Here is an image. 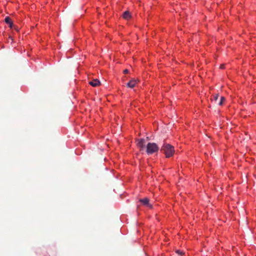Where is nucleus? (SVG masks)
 <instances>
[{"label": "nucleus", "instance_id": "3", "mask_svg": "<svg viewBox=\"0 0 256 256\" xmlns=\"http://www.w3.org/2000/svg\"><path fill=\"white\" fill-rule=\"evenodd\" d=\"M138 146L140 148L141 151L144 150L146 148L145 140L143 138L139 140L138 142Z\"/></svg>", "mask_w": 256, "mask_h": 256}, {"label": "nucleus", "instance_id": "8", "mask_svg": "<svg viewBox=\"0 0 256 256\" xmlns=\"http://www.w3.org/2000/svg\"><path fill=\"white\" fill-rule=\"evenodd\" d=\"M219 94H216L212 96V101L214 102V103L217 104V100H218V98H220Z\"/></svg>", "mask_w": 256, "mask_h": 256}, {"label": "nucleus", "instance_id": "2", "mask_svg": "<svg viewBox=\"0 0 256 256\" xmlns=\"http://www.w3.org/2000/svg\"><path fill=\"white\" fill-rule=\"evenodd\" d=\"M159 148L156 143L149 142L146 145V151L148 154H152L157 152Z\"/></svg>", "mask_w": 256, "mask_h": 256}, {"label": "nucleus", "instance_id": "15", "mask_svg": "<svg viewBox=\"0 0 256 256\" xmlns=\"http://www.w3.org/2000/svg\"><path fill=\"white\" fill-rule=\"evenodd\" d=\"M220 100V98H218V100H217V102H218V100Z\"/></svg>", "mask_w": 256, "mask_h": 256}, {"label": "nucleus", "instance_id": "1", "mask_svg": "<svg viewBox=\"0 0 256 256\" xmlns=\"http://www.w3.org/2000/svg\"><path fill=\"white\" fill-rule=\"evenodd\" d=\"M161 150L166 154V158L171 157L174 152V147L168 144H164Z\"/></svg>", "mask_w": 256, "mask_h": 256}, {"label": "nucleus", "instance_id": "9", "mask_svg": "<svg viewBox=\"0 0 256 256\" xmlns=\"http://www.w3.org/2000/svg\"><path fill=\"white\" fill-rule=\"evenodd\" d=\"M131 17L130 12L128 11H126L123 14V18L126 20H128Z\"/></svg>", "mask_w": 256, "mask_h": 256}, {"label": "nucleus", "instance_id": "5", "mask_svg": "<svg viewBox=\"0 0 256 256\" xmlns=\"http://www.w3.org/2000/svg\"><path fill=\"white\" fill-rule=\"evenodd\" d=\"M89 84L94 87H96L100 85V82L98 79H94Z\"/></svg>", "mask_w": 256, "mask_h": 256}, {"label": "nucleus", "instance_id": "13", "mask_svg": "<svg viewBox=\"0 0 256 256\" xmlns=\"http://www.w3.org/2000/svg\"><path fill=\"white\" fill-rule=\"evenodd\" d=\"M128 70H127V69H126V70H124V74H127V73H128Z\"/></svg>", "mask_w": 256, "mask_h": 256}, {"label": "nucleus", "instance_id": "11", "mask_svg": "<svg viewBox=\"0 0 256 256\" xmlns=\"http://www.w3.org/2000/svg\"><path fill=\"white\" fill-rule=\"evenodd\" d=\"M13 28H14L16 30V31H18V32L19 30L18 27V26H14H14H13Z\"/></svg>", "mask_w": 256, "mask_h": 256}, {"label": "nucleus", "instance_id": "12", "mask_svg": "<svg viewBox=\"0 0 256 256\" xmlns=\"http://www.w3.org/2000/svg\"><path fill=\"white\" fill-rule=\"evenodd\" d=\"M176 252L178 254H183V252H182L180 251V250H177L176 251Z\"/></svg>", "mask_w": 256, "mask_h": 256}, {"label": "nucleus", "instance_id": "14", "mask_svg": "<svg viewBox=\"0 0 256 256\" xmlns=\"http://www.w3.org/2000/svg\"><path fill=\"white\" fill-rule=\"evenodd\" d=\"M220 68H224V64L221 65Z\"/></svg>", "mask_w": 256, "mask_h": 256}, {"label": "nucleus", "instance_id": "6", "mask_svg": "<svg viewBox=\"0 0 256 256\" xmlns=\"http://www.w3.org/2000/svg\"><path fill=\"white\" fill-rule=\"evenodd\" d=\"M4 22L7 24H9L10 28H13V26H14L13 22H12V19L10 17L6 16L4 18Z\"/></svg>", "mask_w": 256, "mask_h": 256}, {"label": "nucleus", "instance_id": "10", "mask_svg": "<svg viewBox=\"0 0 256 256\" xmlns=\"http://www.w3.org/2000/svg\"><path fill=\"white\" fill-rule=\"evenodd\" d=\"M226 100V98L224 96H220V100H218V102H217V104H215L216 105H218V106H222L224 102H225Z\"/></svg>", "mask_w": 256, "mask_h": 256}, {"label": "nucleus", "instance_id": "4", "mask_svg": "<svg viewBox=\"0 0 256 256\" xmlns=\"http://www.w3.org/2000/svg\"><path fill=\"white\" fill-rule=\"evenodd\" d=\"M140 202L145 206L152 208V205L149 203V199L147 198L140 200Z\"/></svg>", "mask_w": 256, "mask_h": 256}, {"label": "nucleus", "instance_id": "7", "mask_svg": "<svg viewBox=\"0 0 256 256\" xmlns=\"http://www.w3.org/2000/svg\"><path fill=\"white\" fill-rule=\"evenodd\" d=\"M136 84V80L134 79H133L130 81L128 82L126 86L130 88H133L135 86Z\"/></svg>", "mask_w": 256, "mask_h": 256}]
</instances>
